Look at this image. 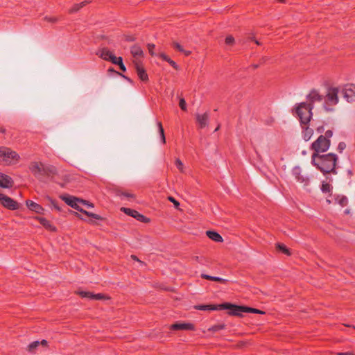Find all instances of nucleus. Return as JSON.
I'll list each match as a JSON object with an SVG mask.
<instances>
[{"instance_id": "nucleus-1", "label": "nucleus", "mask_w": 355, "mask_h": 355, "mask_svg": "<svg viewBox=\"0 0 355 355\" xmlns=\"http://www.w3.org/2000/svg\"><path fill=\"white\" fill-rule=\"evenodd\" d=\"M338 157L334 153L320 155L313 153L311 157L312 164L316 166L322 173L336 174L335 166Z\"/></svg>"}, {"instance_id": "nucleus-2", "label": "nucleus", "mask_w": 355, "mask_h": 355, "mask_svg": "<svg viewBox=\"0 0 355 355\" xmlns=\"http://www.w3.org/2000/svg\"><path fill=\"white\" fill-rule=\"evenodd\" d=\"M338 92L339 89L338 87H331L327 88L324 103V108L327 111H332L333 108L331 107L338 103Z\"/></svg>"}, {"instance_id": "nucleus-3", "label": "nucleus", "mask_w": 355, "mask_h": 355, "mask_svg": "<svg viewBox=\"0 0 355 355\" xmlns=\"http://www.w3.org/2000/svg\"><path fill=\"white\" fill-rule=\"evenodd\" d=\"M313 107L306 103H300L295 108V112L302 123L306 125L312 116Z\"/></svg>"}, {"instance_id": "nucleus-4", "label": "nucleus", "mask_w": 355, "mask_h": 355, "mask_svg": "<svg viewBox=\"0 0 355 355\" xmlns=\"http://www.w3.org/2000/svg\"><path fill=\"white\" fill-rule=\"evenodd\" d=\"M60 198L65 202L69 206L71 207L72 208L77 209L85 215L88 216H91L96 220H100L101 218L99 215H97L96 214L90 213L87 211L83 210L81 209L78 204V201H80V199L77 198L76 197L69 196V195H63L60 196Z\"/></svg>"}, {"instance_id": "nucleus-5", "label": "nucleus", "mask_w": 355, "mask_h": 355, "mask_svg": "<svg viewBox=\"0 0 355 355\" xmlns=\"http://www.w3.org/2000/svg\"><path fill=\"white\" fill-rule=\"evenodd\" d=\"M19 156L16 152L6 147L0 148V163L12 164L18 160Z\"/></svg>"}, {"instance_id": "nucleus-6", "label": "nucleus", "mask_w": 355, "mask_h": 355, "mask_svg": "<svg viewBox=\"0 0 355 355\" xmlns=\"http://www.w3.org/2000/svg\"><path fill=\"white\" fill-rule=\"evenodd\" d=\"M330 146V141L323 135H320L312 145L311 148L314 150L313 153H324L327 151Z\"/></svg>"}, {"instance_id": "nucleus-7", "label": "nucleus", "mask_w": 355, "mask_h": 355, "mask_svg": "<svg viewBox=\"0 0 355 355\" xmlns=\"http://www.w3.org/2000/svg\"><path fill=\"white\" fill-rule=\"evenodd\" d=\"M293 175L295 176L297 181L304 186L308 185L311 176L308 173L302 171L299 166H295L293 169Z\"/></svg>"}, {"instance_id": "nucleus-8", "label": "nucleus", "mask_w": 355, "mask_h": 355, "mask_svg": "<svg viewBox=\"0 0 355 355\" xmlns=\"http://www.w3.org/2000/svg\"><path fill=\"white\" fill-rule=\"evenodd\" d=\"M342 93L343 97L347 101L351 103L355 101V85L350 84L345 85L343 89Z\"/></svg>"}, {"instance_id": "nucleus-9", "label": "nucleus", "mask_w": 355, "mask_h": 355, "mask_svg": "<svg viewBox=\"0 0 355 355\" xmlns=\"http://www.w3.org/2000/svg\"><path fill=\"white\" fill-rule=\"evenodd\" d=\"M196 123L200 129L205 128L209 125V114L208 112L205 113L197 112L195 114Z\"/></svg>"}, {"instance_id": "nucleus-10", "label": "nucleus", "mask_w": 355, "mask_h": 355, "mask_svg": "<svg viewBox=\"0 0 355 355\" xmlns=\"http://www.w3.org/2000/svg\"><path fill=\"white\" fill-rule=\"evenodd\" d=\"M220 309H229L230 313L235 315H241V313L245 312L244 306H239L231 304L225 303L220 305Z\"/></svg>"}, {"instance_id": "nucleus-11", "label": "nucleus", "mask_w": 355, "mask_h": 355, "mask_svg": "<svg viewBox=\"0 0 355 355\" xmlns=\"http://www.w3.org/2000/svg\"><path fill=\"white\" fill-rule=\"evenodd\" d=\"M130 53L133 57L134 65L137 63H141V58L144 55V53L141 48L138 45H134L130 48Z\"/></svg>"}, {"instance_id": "nucleus-12", "label": "nucleus", "mask_w": 355, "mask_h": 355, "mask_svg": "<svg viewBox=\"0 0 355 355\" xmlns=\"http://www.w3.org/2000/svg\"><path fill=\"white\" fill-rule=\"evenodd\" d=\"M122 211L125 213L126 214L132 216L133 218L137 219L139 221L144 222V223H148L150 221L149 218L145 217L144 216L140 214L138 211L129 209V208H125L122 207L121 209Z\"/></svg>"}, {"instance_id": "nucleus-13", "label": "nucleus", "mask_w": 355, "mask_h": 355, "mask_svg": "<svg viewBox=\"0 0 355 355\" xmlns=\"http://www.w3.org/2000/svg\"><path fill=\"white\" fill-rule=\"evenodd\" d=\"M0 202L5 207L10 209H15L17 208V203L4 194L0 193Z\"/></svg>"}, {"instance_id": "nucleus-14", "label": "nucleus", "mask_w": 355, "mask_h": 355, "mask_svg": "<svg viewBox=\"0 0 355 355\" xmlns=\"http://www.w3.org/2000/svg\"><path fill=\"white\" fill-rule=\"evenodd\" d=\"M43 166V164L37 162L32 163L30 166V169L32 173H33L34 175L40 180H42V177L44 176Z\"/></svg>"}, {"instance_id": "nucleus-15", "label": "nucleus", "mask_w": 355, "mask_h": 355, "mask_svg": "<svg viewBox=\"0 0 355 355\" xmlns=\"http://www.w3.org/2000/svg\"><path fill=\"white\" fill-rule=\"evenodd\" d=\"M13 181L10 177L0 173V187L10 188L12 186Z\"/></svg>"}, {"instance_id": "nucleus-16", "label": "nucleus", "mask_w": 355, "mask_h": 355, "mask_svg": "<svg viewBox=\"0 0 355 355\" xmlns=\"http://www.w3.org/2000/svg\"><path fill=\"white\" fill-rule=\"evenodd\" d=\"M134 66H135V68L136 69V71L137 73L139 78L142 81H147L148 80V74H147L146 70L144 69V68L141 66V63H137V64H135Z\"/></svg>"}, {"instance_id": "nucleus-17", "label": "nucleus", "mask_w": 355, "mask_h": 355, "mask_svg": "<svg viewBox=\"0 0 355 355\" xmlns=\"http://www.w3.org/2000/svg\"><path fill=\"white\" fill-rule=\"evenodd\" d=\"M307 99L310 102L309 104L311 105V103H313L316 101H322L323 97L322 95L319 94V92L317 90H312L307 96Z\"/></svg>"}, {"instance_id": "nucleus-18", "label": "nucleus", "mask_w": 355, "mask_h": 355, "mask_svg": "<svg viewBox=\"0 0 355 355\" xmlns=\"http://www.w3.org/2000/svg\"><path fill=\"white\" fill-rule=\"evenodd\" d=\"M26 205L31 210L34 211L36 213L40 214L44 210L40 205L34 202L33 201L28 200L26 202Z\"/></svg>"}, {"instance_id": "nucleus-19", "label": "nucleus", "mask_w": 355, "mask_h": 355, "mask_svg": "<svg viewBox=\"0 0 355 355\" xmlns=\"http://www.w3.org/2000/svg\"><path fill=\"white\" fill-rule=\"evenodd\" d=\"M206 234L210 239H211L216 242H223V241L222 236L216 232L207 231Z\"/></svg>"}, {"instance_id": "nucleus-20", "label": "nucleus", "mask_w": 355, "mask_h": 355, "mask_svg": "<svg viewBox=\"0 0 355 355\" xmlns=\"http://www.w3.org/2000/svg\"><path fill=\"white\" fill-rule=\"evenodd\" d=\"M173 329H193V327L190 323H176L171 326Z\"/></svg>"}, {"instance_id": "nucleus-21", "label": "nucleus", "mask_w": 355, "mask_h": 355, "mask_svg": "<svg viewBox=\"0 0 355 355\" xmlns=\"http://www.w3.org/2000/svg\"><path fill=\"white\" fill-rule=\"evenodd\" d=\"M97 55H98L99 57L102 58L104 60H109L112 56V53L107 49H102L97 53Z\"/></svg>"}, {"instance_id": "nucleus-22", "label": "nucleus", "mask_w": 355, "mask_h": 355, "mask_svg": "<svg viewBox=\"0 0 355 355\" xmlns=\"http://www.w3.org/2000/svg\"><path fill=\"white\" fill-rule=\"evenodd\" d=\"M40 223L46 229L54 231L55 227L50 223V222L44 218H38Z\"/></svg>"}, {"instance_id": "nucleus-23", "label": "nucleus", "mask_w": 355, "mask_h": 355, "mask_svg": "<svg viewBox=\"0 0 355 355\" xmlns=\"http://www.w3.org/2000/svg\"><path fill=\"white\" fill-rule=\"evenodd\" d=\"M201 277L202 278L208 279V280H212V281H216V282H226V280L225 279L218 277H213V276L207 275L205 274H202Z\"/></svg>"}, {"instance_id": "nucleus-24", "label": "nucleus", "mask_w": 355, "mask_h": 355, "mask_svg": "<svg viewBox=\"0 0 355 355\" xmlns=\"http://www.w3.org/2000/svg\"><path fill=\"white\" fill-rule=\"evenodd\" d=\"M44 175H49L55 173V168L52 166H43Z\"/></svg>"}, {"instance_id": "nucleus-25", "label": "nucleus", "mask_w": 355, "mask_h": 355, "mask_svg": "<svg viewBox=\"0 0 355 355\" xmlns=\"http://www.w3.org/2000/svg\"><path fill=\"white\" fill-rule=\"evenodd\" d=\"M313 131L312 129H311V128H309L308 127H306L305 130H304V131L303 132V138H304V139L305 141H309L311 139V136L313 135Z\"/></svg>"}, {"instance_id": "nucleus-26", "label": "nucleus", "mask_w": 355, "mask_h": 355, "mask_svg": "<svg viewBox=\"0 0 355 355\" xmlns=\"http://www.w3.org/2000/svg\"><path fill=\"white\" fill-rule=\"evenodd\" d=\"M87 3H89V1H83V2L80 3L76 4V5L73 6V7L69 11H70V12H77L81 8H83V6L87 5Z\"/></svg>"}, {"instance_id": "nucleus-27", "label": "nucleus", "mask_w": 355, "mask_h": 355, "mask_svg": "<svg viewBox=\"0 0 355 355\" xmlns=\"http://www.w3.org/2000/svg\"><path fill=\"white\" fill-rule=\"evenodd\" d=\"M336 200L338 201V203L342 206H346L348 203V199L345 196H338L336 198Z\"/></svg>"}, {"instance_id": "nucleus-28", "label": "nucleus", "mask_w": 355, "mask_h": 355, "mask_svg": "<svg viewBox=\"0 0 355 355\" xmlns=\"http://www.w3.org/2000/svg\"><path fill=\"white\" fill-rule=\"evenodd\" d=\"M276 247L278 250H279L280 251H282L283 253L286 254V255H291L289 249H288L286 247V245H284V244L277 243L276 245Z\"/></svg>"}, {"instance_id": "nucleus-29", "label": "nucleus", "mask_w": 355, "mask_h": 355, "mask_svg": "<svg viewBox=\"0 0 355 355\" xmlns=\"http://www.w3.org/2000/svg\"><path fill=\"white\" fill-rule=\"evenodd\" d=\"M195 308L196 309H199V310H207V309L216 310L218 309L217 306H211V305H198V306H196Z\"/></svg>"}, {"instance_id": "nucleus-30", "label": "nucleus", "mask_w": 355, "mask_h": 355, "mask_svg": "<svg viewBox=\"0 0 355 355\" xmlns=\"http://www.w3.org/2000/svg\"><path fill=\"white\" fill-rule=\"evenodd\" d=\"M224 328H225V325L223 324H216V325H214V326L211 327L210 328H209L208 330L213 331V332H216V331H218Z\"/></svg>"}, {"instance_id": "nucleus-31", "label": "nucleus", "mask_w": 355, "mask_h": 355, "mask_svg": "<svg viewBox=\"0 0 355 355\" xmlns=\"http://www.w3.org/2000/svg\"><path fill=\"white\" fill-rule=\"evenodd\" d=\"M331 187L329 184L322 182V187H321V190L322 192H324V193L329 192L331 191Z\"/></svg>"}, {"instance_id": "nucleus-32", "label": "nucleus", "mask_w": 355, "mask_h": 355, "mask_svg": "<svg viewBox=\"0 0 355 355\" xmlns=\"http://www.w3.org/2000/svg\"><path fill=\"white\" fill-rule=\"evenodd\" d=\"M40 345L39 341H35L31 343L28 347V350L30 352L33 351L35 348H37Z\"/></svg>"}, {"instance_id": "nucleus-33", "label": "nucleus", "mask_w": 355, "mask_h": 355, "mask_svg": "<svg viewBox=\"0 0 355 355\" xmlns=\"http://www.w3.org/2000/svg\"><path fill=\"white\" fill-rule=\"evenodd\" d=\"M158 128H159V133H160V135L162 137V142L165 143L166 140H165V137H164V129H163L162 125L160 122L158 123Z\"/></svg>"}, {"instance_id": "nucleus-34", "label": "nucleus", "mask_w": 355, "mask_h": 355, "mask_svg": "<svg viewBox=\"0 0 355 355\" xmlns=\"http://www.w3.org/2000/svg\"><path fill=\"white\" fill-rule=\"evenodd\" d=\"M92 300H104V299H108V297H105L102 294H92Z\"/></svg>"}, {"instance_id": "nucleus-35", "label": "nucleus", "mask_w": 355, "mask_h": 355, "mask_svg": "<svg viewBox=\"0 0 355 355\" xmlns=\"http://www.w3.org/2000/svg\"><path fill=\"white\" fill-rule=\"evenodd\" d=\"M77 293L83 297H88L90 299L92 297V293H90V292L78 291Z\"/></svg>"}, {"instance_id": "nucleus-36", "label": "nucleus", "mask_w": 355, "mask_h": 355, "mask_svg": "<svg viewBox=\"0 0 355 355\" xmlns=\"http://www.w3.org/2000/svg\"><path fill=\"white\" fill-rule=\"evenodd\" d=\"M175 164H176L177 167L178 168V169H179L180 171L183 172V170H184V164H183V163L181 162V160H180V159H176V160H175Z\"/></svg>"}, {"instance_id": "nucleus-37", "label": "nucleus", "mask_w": 355, "mask_h": 355, "mask_svg": "<svg viewBox=\"0 0 355 355\" xmlns=\"http://www.w3.org/2000/svg\"><path fill=\"white\" fill-rule=\"evenodd\" d=\"M245 312H251V313H263L262 311H260L259 309H253V308H247L245 307Z\"/></svg>"}, {"instance_id": "nucleus-38", "label": "nucleus", "mask_w": 355, "mask_h": 355, "mask_svg": "<svg viewBox=\"0 0 355 355\" xmlns=\"http://www.w3.org/2000/svg\"><path fill=\"white\" fill-rule=\"evenodd\" d=\"M147 47H148V51L150 53V55H155V53L154 52V49L155 47V44H148Z\"/></svg>"}, {"instance_id": "nucleus-39", "label": "nucleus", "mask_w": 355, "mask_h": 355, "mask_svg": "<svg viewBox=\"0 0 355 355\" xmlns=\"http://www.w3.org/2000/svg\"><path fill=\"white\" fill-rule=\"evenodd\" d=\"M172 44L174 46V48L178 49L179 51H180V52L184 51V49H183L182 46L180 45L178 42H173Z\"/></svg>"}, {"instance_id": "nucleus-40", "label": "nucleus", "mask_w": 355, "mask_h": 355, "mask_svg": "<svg viewBox=\"0 0 355 355\" xmlns=\"http://www.w3.org/2000/svg\"><path fill=\"white\" fill-rule=\"evenodd\" d=\"M116 193L119 196H123L127 197V198H132L133 197L132 194L128 193H126V192H123V191H117Z\"/></svg>"}, {"instance_id": "nucleus-41", "label": "nucleus", "mask_w": 355, "mask_h": 355, "mask_svg": "<svg viewBox=\"0 0 355 355\" xmlns=\"http://www.w3.org/2000/svg\"><path fill=\"white\" fill-rule=\"evenodd\" d=\"M168 200L171 202L176 208H178L180 203L172 196H168Z\"/></svg>"}, {"instance_id": "nucleus-42", "label": "nucleus", "mask_w": 355, "mask_h": 355, "mask_svg": "<svg viewBox=\"0 0 355 355\" xmlns=\"http://www.w3.org/2000/svg\"><path fill=\"white\" fill-rule=\"evenodd\" d=\"M179 105L182 110H187L186 102L184 98L180 99Z\"/></svg>"}, {"instance_id": "nucleus-43", "label": "nucleus", "mask_w": 355, "mask_h": 355, "mask_svg": "<svg viewBox=\"0 0 355 355\" xmlns=\"http://www.w3.org/2000/svg\"><path fill=\"white\" fill-rule=\"evenodd\" d=\"M225 42L227 44H233L234 42V38L232 35H229L226 37Z\"/></svg>"}, {"instance_id": "nucleus-44", "label": "nucleus", "mask_w": 355, "mask_h": 355, "mask_svg": "<svg viewBox=\"0 0 355 355\" xmlns=\"http://www.w3.org/2000/svg\"><path fill=\"white\" fill-rule=\"evenodd\" d=\"M119 64H118V65L119 66L120 69H121L123 71H125L126 68H125V65H124V64H123V63L122 58H121V57H119Z\"/></svg>"}, {"instance_id": "nucleus-45", "label": "nucleus", "mask_w": 355, "mask_h": 355, "mask_svg": "<svg viewBox=\"0 0 355 355\" xmlns=\"http://www.w3.org/2000/svg\"><path fill=\"white\" fill-rule=\"evenodd\" d=\"M109 60L112 61V63H114L115 64H118L119 59V57L117 58L112 54V56L110 57V58L109 59Z\"/></svg>"}, {"instance_id": "nucleus-46", "label": "nucleus", "mask_w": 355, "mask_h": 355, "mask_svg": "<svg viewBox=\"0 0 355 355\" xmlns=\"http://www.w3.org/2000/svg\"><path fill=\"white\" fill-rule=\"evenodd\" d=\"M167 62H168L173 68H175L176 69H178V64L173 60H172L171 58L168 59Z\"/></svg>"}, {"instance_id": "nucleus-47", "label": "nucleus", "mask_w": 355, "mask_h": 355, "mask_svg": "<svg viewBox=\"0 0 355 355\" xmlns=\"http://www.w3.org/2000/svg\"><path fill=\"white\" fill-rule=\"evenodd\" d=\"M345 147H346L345 144L343 142H340L338 144V149L339 150L340 152H342L345 148Z\"/></svg>"}, {"instance_id": "nucleus-48", "label": "nucleus", "mask_w": 355, "mask_h": 355, "mask_svg": "<svg viewBox=\"0 0 355 355\" xmlns=\"http://www.w3.org/2000/svg\"><path fill=\"white\" fill-rule=\"evenodd\" d=\"M159 55L160 58H162L164 60H165L166 62L170 58L168 55H166L165 53H162V52L159 53Z\"/></svg>"}, {"instance_id": "nucleus-49", "label": "nucleus", "mask_w": 355, "mask_h": 355, "mask_svg": "<svg viewBox=\"0 0 355 355\" xmlns=\"http://www.w3.org/2000/svg\"><path fill=\"white\" fill-rule=\"evenodd\" d=\"M333 133L331 130H327L326 132H325V135L324 137H325L327 139V138H329L332 136Z\"/></svg>"}, {"instance_id": "nucleus-50", "label": "nucleus", "mask_w": 355, "mask_h": 355, "mask_svg": "<svg viewBox=\"0 0 355 355\" xmlns=\"http://www.w3.org/2000/svg\"><path fill=\"white\" fill-rule=\"evenodd\" d=\"M131 258L137 261H138L141 265H143V262L141 261H140L136 256L135 255H132L131 256Z\"/></svg>"}, {"instance_id": "nucleus-51", "label": "nucleus", "mask_w": 355, "mask_h": 355, "mask_svg": "<svg viewBox=\"0 0 355 355\" xmlns=\"http://www.w3.org/2000/svg\"><path fill=\"white\" fill-rule=\"evenodd\" d=\"M338 355H354L352 352H347L345 353H338Z\"/></svg>"}, {"instance_id": "nucleus-52", "label": "nucleus", "mask_w": 355, "mask_h": 355, "mask_svg": "<svg viewBox=\"0 0 355 355\" xmlns=\"http://www.w3.org/2000/svg\"><path fill=\"white\" fill-rule=\"evenodd\" d=\"M126 40L129 42H132L135 40V37L133 36H126Z\"/></svg>"}, {"instance_id": "nucleus-53", "label": "nucleus", "mask_w": 355, "mask_h": 355, "mask_svg": "<svg viewBox=\"0 0 355 355\" xmlns=\"http://www.w3.org/2000/svg\"><path fill=\"white\" fill-rule=\"evenodd\" d=\"M40 344L42 345H46L47 341L46 340H42L41 342H40Z\"/></svg>"}, {"instance_id": "nucleus-54", "label": "nucleus", "mask_w": 355, "mask_h": 355, "mask_svg": "<svg viewBox=\"0 0 355 355\" xmlns=\"http://www.w3.org/2000/svg\"><path fill=\"white\" fill-rule=\"evenodd\" d=\"M182 52L184 53L186 55H189L191 53L190 51H185L184 49V51Z\"/></svg>"}, {"instance_id": "nucleus-55", "label": "nucleus", "mask_w": 355, "mask_h": 355, "mask_svg": "<svg viewBox=\"0 0 355 355\" xmlns=\"http://www.w3.org/2000/svg\"><path fill=\"white\" fill-rule=\"evenodd\" d=\"M87 202L84 200H80V201H78V204H84V205H87Z\"/></svg>"}, {"instance_id": "nucleus-56", "label": "nucleus", "mask_w": 355, "mask_h": 355, "mask_svg": "<svg viewBox=\"0 0 355 355\" xmlns=\"http://www.w3.org/2000/svg\"><path fill=\"white\" fill-rule=\"evenodd\" d=\"M52 205H53V207L57 209L58 210H60V208L55 205V203L54 202L52 201Z\"/></svg>"}, {"instance_id": "nucleus-57", "label": "nucleus", "mask_w": 355, "mask_h": 355, "mask_svg": "<svg viewBox=\"0 0 355 355\" xmlns=\"http://www.w3.org/2000/svg\"><path fill=\"white\" fill-rule=\"evenodd\" d=\"M87 205V206H88V207H94L93 204H89V203H88V202L87 203V205Z\"/></svg>"}, {"instance_id": "nucleus-58", "label": "nucleus", "mask_w": 355, "mask_h": 355, "mask_svg": "<svg viewBox=\"0 0 355 355\" xmlns=\"http://www.w3.org/2000/svg\"><path fill=\"white\" fill-rule=\"evenodd\" d=\"M219 128H220V125H218L217 126V128H216V129H215L214 132L218 131V130H219Z\"/></svg>"}, {"instance_id": "nucleus-59", "label": "nucleus", "mask_w": 355, "mask_h": 355, "mask_svg": "<svg viewBox=\"0 0 355 355\" xmlns=\"http://www.w3.org/2000/svg\"><path fill=\"white\" fill-rule=\"evenodd\" d=\"M254 42L258 44V45H260V42L258 41V40H254Z\"/></svg>"}, {"instance_id": "nucleus-60", "label": "nucleus", "mask_w": 355, "mask_h": 355, "mask_svg": "<svg viewBox=\"0 0 355 355\" xmlns=\"http://www.w3.org/2000/svg\"><path fill=\"white\" fill-rule=\"evenodd\" d=\"M345 213L347 214H349V209H346L345 211Z\"/></svg>"}, {"instance_id": "nucleus-61", "label": "nucleus", "mask_w": 355, "mask_h": 355, "mask_svg": "<svg viewBox=\"0 0 355 355\" xmlns=\"http://www.w3.org/2000/svg\"><path fill=\"white\" fill-rule=\"evenodd\" d=\"M250 40H253V41H254V40H255V39H254V37L253 36L250 37Z\"/></svg>"}, {"instance_id": "nucleus-62", "label": "nucleus", "mask_w": 355, "mask_h": 355, "mask_svg": "<svg viewBox=\"0 0 355 355\" xmlns=\"http://www.w3.org/2000/svg\"><path fill=\"white\" fill-rule=\"evenodd\" d=\"M75 214H76V216H77L78 217H79V218H82L80 217V216L78 213H76Z\"/></svg>"}, {"instance_id": "nucleus-63", "label": "nucleus", "mask_w": 355, "mask_h": 355, "mask_svg": "<svg viewBox=\"0 0 355 355\" xmlns=\"http://www.w3.org/2000/svg\"><path fill=\"white\" fill-rule=\"evenodd\" d=\"M278 1H280V2H284L285 1V0H278Z\"/></svg>"}, {"instance_id": "nucleus-64", "label": "nucleus", "mask_w": 355, "mask_h": 355, "mask_svg": "<svg viewBox=\"0 0 355 355\" xmlns=\"http://www.w3.org/2000/svg\"><path fill=\"white\" fill-rule=\"evenodd\" d=\"M327 202L328 203H330V200H327Z\"/></svg>"}]
</instances>
